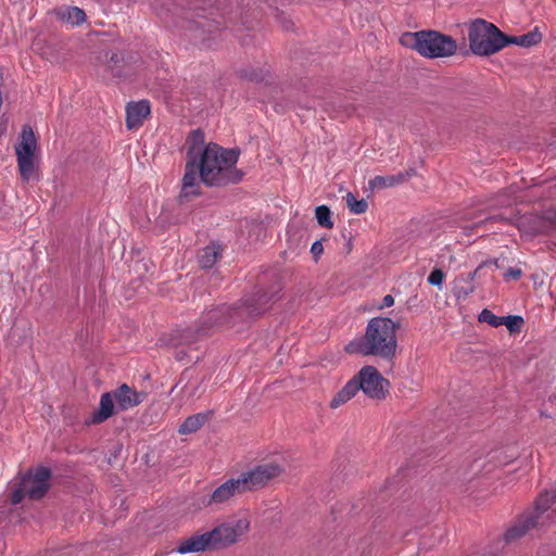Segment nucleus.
Segmentation results:
<instances>
[{"label":"nucleus","mask_w":556,"mask_h":556,"mask_svg":"<svg viewBox=\"0 0 556 556\" xmlns=\"http://www.w3.org/2000/svg\"><path fill=\"white\" fill-rule=\"evenodd\" d=\"M220 256V247L218 244L212 243L200 251L199 265L202 268H212Z\"/></svg>","instance_id":"obj_22"},{"label":"nucleus","mask_w":556,"mask_h":556,"mask_svg":"<svg viewBox=\"0 0 556 556\" xmlns=\"http://www.w3.org/2000/svg\"><path fill=\"white\" fill-rule=\"evenodd\" d=\"M212 541L208 531L202 534H195L179 543L177 552L179 554L198 553L213 551Z\"/></svg>","instance_id":"obj_15"},{"label":"nucleus","mask_w":556,"mask_h":556,"mask_svg":"<svg viewBox=\"0 0 556 556\" xmlns=\"http://www.w3.org/2000/svg\"><path fill=\"white\" fill-rule=\"evenodd\" d=\"M113 412L114 403L112 394L109 392L103 393L100 397L99 409L90 414L89 417L86 418L85 424L88 426L101 424L110 418Z\"/></svg>","instance_id":"obj_16"},{"label":"nucleus","mask_w":556,"mask_h":556,"mask_svg":"<svg viewBox=\"0 0 556 556\" xmlns=\"http://www.w3.org/2000/svg\"><path fill=\"white\" fill-rule=\"evenodd\" d=\"M281 472L282 468L278 464L270 462L258 465L250 471L242 472L239 477L248 492L263 488Z\"/></svg>","instance_id":"obj_9"},{"label":"nucleus","mask_w":556,"mask_h":556,"mask_svg":"<svg viewBox=\"0 0 556 556\" xmlns=\"http://www.w3.org/2000/svg\"><path fill=\"white\" fill-rule=\"evenodd\" d=\"M348 402V384H345L332 399L330 403L331 408H337Z\"/></svg>","instance_id":"obj_31"},{"label":"nucleus","mask_w":556,"mask_h":556,"mask_svg":"<svg viewBox=\"0 0 556 556\" xmlns=\"http://www.w3.org/2000/svg\"><path fill=\"white\" fill-rule=\"evenodd\" d=\"M397 328L391 318L374 317L368 321L365 334L350 342V351L391 361L397 350Z\"/></svg>","instance_id":"obj_2"},{"label":"nucleus","mask_w":556,"mask_h":556,"mask_svg":"<svg viewBox=\"0 0 556 556\" xmlns=\"http://www.w3.org/2000/svg\"><path fill=\"white\" fill-rule=\"evenodd\" d=\"M198 163L197 161L187 160L186 170L182 178V187L179 194L180 200L189 201L191 198L199 195L200 185L198 182Z\"/></svg>","instance_id":"obj_14"},{"label":"nucleus","mask_w":556,"mask_h":556,"mask_svg":"<svg viewBox=\"0 0 556 556\" xmlns=\"http://www.w3.org/2000/svg\"><path fill=\"white\" fill-rule=\"evenodd\" d=\"M368 203L365 199L357 200L351 192H350V212L354 214H363L367 211Z\"/></svg>","instance_id":"obj_29"},{"label":"nucleus","mask_w":556,"mask_h":556,"mask_svg":"<svg viewBox=\"0 0 556 556\" xmlns=\"http://www.w3.org/2000/svg\"><path fill=\"white\" fill-rule=\"evenodd\" d=\"M545 515L536 509V503L532 511L522 514L517 521L506 531L505 541L510 543L526 535L536 526H543L547 522Z\"/></svg>","instance_id":"obj_11"},{"label":"nucleus","mask_w":556,"mask_h":556,"mask_svg":"<svg viewBox=\"0 0 556 556\" xmlns=\"http://www.w3.org/2000/svg\"><path fill=\"white\" fill-rule=\"evenodd\" d=\"M535 503L536 509L543 513L548 521L556 515V493L543 492L538 496Z\"/></svg>","instance_id":"obj_20"},{"label":"nucleus","mask_w":556,"mask_h":556,"mask_svg":"<svg viewBox=\"0 0 556 556\" xmlns=\"http://www.w3.org/2000/svg\"><path fill=\"white\" fill-rule=\"evenodd\" d=\"M394 304V298L391 294H387L383 296L381 303L379 304L378 308L383 309L387 307H390Z\"/></svg>","instance_id":"obj_34"},{"label":"nucleus","mask_w":556,"mask_h":556,"mask_svg":"<svg viewBox=\"0 0 556 556\" xmlns=\"http://www.w3.org/2000/svg\"><path fill=\"white\" fill-rule=\"evenodd\" d=\"M56 17L71 26H78L86 21V13L78 7H61L55 10Z\"/></svg>","instance_id":"obj_18"},{"label":"nucleus","mask_w":556,"mask_h":556,"mask_svg":"<svg viewBox=\"0 0 556 556\" xmlns=\"http://www.w3.org/2000/svg\"><path fill=\"white\" fill-rule=\"evenodd\" d=\"M151 114V105L148 100L129 102L126 105V127L127 129H138Z\"/></svg>","instance_id":"obj_13"},{"label":"nucleus","mask_w":556,"mask_h":556,"mask_svg":"<svg viewBox=\"0 0 556 556\" xmlns=\"http://www.w3.org/2000/svg\"><path fill=\"white\" fill-rule=\"evenodd\" d=\"M479 321L486 323L492 327H498L503 325V318L493 314L490 309L484 308L479 314Z\"/></svg>","instance_id":"obj_28"},{"label":"nucleus","mask_w":556,"mask_h":556,"mask_svg":"<svg viewBox=\"0 0 556 556\" xmlns=\"http://www.w3.org/2000/svg\"><path fill=\"white\" fill-rule=\"evenodd\" d=\"M37 139L30 126L25 125L20 134V141L15 146L17 167L23 181H28L35 170V151Z\"/></svg>","instance_id":"obj_7"},{"label":"nucleus","mask_w":556,"mask_h":556,"mask_svg":"<svg viewBox=\"0 0 556 556\" xmlns=\"http://www.w3.org/2000/svg\"><path fill=\"white\" fill-rule=\"evenodd\" d=\"M267 302L268 300L266 295L263 294L252 301L247 300L240 307L222 305L210 309L201 316L200 323L195 329L197 336L205 337L210 334L211 331L218 329L224 325L233 326L238 319H242L244 316H258L265 311V307H258L256 304L262 303V305H265Z\"/></svg>","instance_id":"obj_3"},{"label":"nucleus","mask_w":556,"mask_h":556,"mask_svg":"<svg viewBox=\"0 0 556 556\" xmlns=\"http://www.w3.org/2000/svg\"><path fill=\"white\" fill-rule=\"evenodd\" d=\"M26 495H27L26 488L24 486V483H23L22 479L20 478V481L15 482L12 486L10 501L13 505H17L24 500V497Z\"/></svg>","instance_id":"obj_26"},{"label":"nucleus","mask_w":556,"mask_h":556,"mask_svg":"<svg viewBox=\"0 0 556 556\" xmlns=\"http://www.w3.org/2000/svg\"><path fill=\"white\" fill-rule=\"evenodd\" d=\"M355 386L358 387L368 397L382 400L389 392L390 382L376 367L365 366L355 377Z\"/></svg>","instance_id":"obj_8"},{"label":"nucleus","mask_w":556,"mask_h":556,"mask_svg":"<svg viewBox=\"0 0 556 556\" xmlns=\"http://www.w3.org/2000/svg\"><path fill=\"white\" fill-rule=\"evenodd\" d=\"M247 516L230 518L208 531L214 549L227 548L239 542L250 530Z\"/></svg>","instance_id":"obj_6"},{"label":"nucleus","mask_w":556,"mask_h":556,"mask_svg":"<svg viewBox=\"0 0 556 556\" xmlns=\"http://www.w3.org/2000/svg\"><path fill=\"white\" fill-rule=\"evenodd\" d=\"M542 40V35L538 29H533L527 34L520 35V36H507L506 35V41L508 45H517L520 47H532L538 45Z\"/></svg>","instance_id":"obj_23"},{"label":"nucleus","mask_w":556,"mask_h":556,"mask_svg":"<svg viewBox=\"0 0 556 556\" xmlns=\"http://www.w3.org/2000/svg\"><path fill=\"white\" fill-rule=\"evenodd\" d=\"M324 251V248H323V244L320 241H315L313 244H312V248H311V252L314 256H319Z\"/></svg>","instance_id":"obj_35"},{"label":"nucleus","mask_w":556,"mask_h":556,"mask_svg":"<svg viewBox=\"0 0 556 556\" xmlns=\"http://www.w3.org/2000/svg\"><path fill=\"white\" fill-rule=\"evenodd\" d=\"M400 43L428 59L452 56L457 51L456 41L437 30L406 31L400 37Z\"/></svg>","instance_id":"obj_4"},{"label":"nucleus","mask_w":556,"mask_h":556,"mask_svg":"<svg viewBox=\"0 0 556 556\" xmlns=\"http://www.w3.org/2000/svg\"><path fill=\"white\" fill-rule=\"evenodd\" d=\"M247 490L240 477L231 478L218 485L208 498L204 502L205 506L223 505L228 503L237 495L245 493Z\"/></svg>","instance_id":"obj_12"},{"label":"nucleus","mask_w":556,"mask_h":556,"mask_svg":"<svg viewBox=\"0 0 556 556\" xmlns=\"http://www.w3.org/2000/svg\"><path fill=\"white\" fill-rule=\"evenodd\" d=\"M444 277V273L440 268H434L428 276V282L432 286L441 287Z\"/></svg>","instance_id":"obj_32"},{"label":"nucleus","mask_w":556,"mask_h":556,"mask_svg":"<svg viewBox=\"0 0 556 556\" xmlns=\"http://www.w3.org/2000/svg\"><path fill=\"white\" fill-rule=\"evenodd\" d=\"M502 318L503 325L507 327L510 333L519 332L521 330V327L523 325V318L521 316L509 315Z\"/></svg>","instance_id":"obj_27"},{"label":"nucleus","mask_w":556,"mask_h":556,"mask_svg":"<svg viewBox=\"0 0 556 556\" xmlns=\"http://www.w3.org/2000/svg\"><path fill=\"white\" fill-rule=\"evenodd\" d=\"M238 159L239 151L208 143L197 161L201 180L211 187L239 182L242 173L236 167Z\"/></svg>","instance_id":"obj_1"},{"label":"nucleus","mask_w":556,"mask_h":556,"mask_svg":"<svg viewBox=\"0 0 556 556\" xmlns=\"http://www.w3.org/2000/svg\"><path fill=\"white\" fill-rule=\"evenodd\" d=\"M522 275V271L520 268H514V267H510L507 269V271L505 273V278H511L514 280H517L521 277Z\"/></svg>","instance_id":"obj_33"},{"label":"nucleus","mask_w":556,"mask_h":556,"mask_svg":"<svg viewBox=\"0 0 556 556\" xmlns=\"http://www.w3.org/2000/svg\"><path fill=\"white\" fill-rule=\"evenodd\" d=\"M123 60H124V56L122 53H118V52L112 53L108 67L114 76L122 75V72L119 68H117V65L119 63H122Z\"/></svg>","instance_id":"obj_30"},{"label":"nucleus","mask_w":556,"mask_h":556,"mask_svg":"<svg viewBox=\"0 0 556 556\" xmlns=\"http://www.w3.org/2000/svg\"><path fill=\"white\" fill-rule=\"evenodd\" d=\"M188 147L187 160L198 161L205 147L204 146V134L200 129L192 130L186 140Z\"/></svg>","instance_id":"obj_19"},{"label":"nucleus","mask_w":556,"mask_h":556,"mask_svg":"<svg viewBox=\"0 0 556 556\" xmlns=\"http://www.w3.org/2000/svg\"><path fill=\"white\" fill-rule=\"evenodd\" d=\"M143 395L138 393L136 390L129 388L127 384L121 386L114 392V399L121 409L125 410L137 406L142 402Z\"/></svg>","instance_id":"obj_17"},{"label":"nucleus","mask_w":556,"mask_h":556,"mask_svg":"<svg viewBox=\"0 0 556 556\" xmlns=\"http://www.w3.org/2000/svg\"><path fill=\"white\" fill-rule=\"evenodd\" d=\"M208 413H198L189 416L179 426L178 432L180 434H190L197 432L208 420Z\"/></svg>","instance_id":"obj_21"},{"label":"nucleus","mask_w":556,"mask_h":556,"mask_svg":"<svg viewBox=\"0 0 556 556\" xmlns=\"http://www.w3.org/2000/svg\"><path fill=\"white\" fill-rule=\"evenodd\" d=\"M408 177V174L400 173L397 175H390V176H377L372 179L371 184L376 188H386V187H393L397 184H401L405 181Z\"/></svg>","instance_id":"obj_24"},{"label":"nucleus","mask_w":556,"mask_h":556,"mask_svg":"<svg viewBox=\"0 0 556 556\" xmlns=\"http://www.w3.org/2000/svg\"><path fill=\"white\" fill-rule=\"evenodd\" d=\"M30 500L42 498L50 489L51 471L47 467H39L21 476Z\"/></svg>","instance_id":"obj_10"},{"label":"nucleus","mask_w":556,"mask_h":556,"mask_svg":"<svg viewBox=\"0 0 556 556\" xmlns=\"http://www.w3.org/2000/svg\"><path fill=\"white\" fill-rule=\"evenodd\" d=\"M468 40L471 52L480 56L492 55L507 46L506 35L494 24L482 18L470 23Z\"/></svg>","instance_id":"obj_5"},{"label":"nucleus","mask_w":556,"mask_h":556,"mask_svg":"<svg viewBox=\"0 0 556 556\" xmlns=\"http://www.w3.org/2000/svg\"><path fill=\"white\" fill-rule=\"evenodd\" d=\"M315 217L317 223L325 228H332L333 223L331 220V212L328 206L319 205L315 210Z\"/></svg>","instance_id":"obj_25"}]
</instances>
